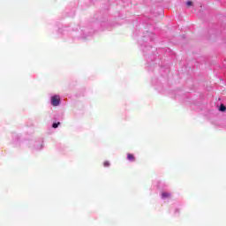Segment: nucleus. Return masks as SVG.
<instances>
[{"label":"nucleus","mask_w":226,"mask_h":226,"mask_svg":"<svg viewBox=\"0 0 226 226\" xmlns=\"http://www.w3.org/2000/svg\"><path fill=\"white\" fill-rule=\"evenodd\" d=\"M59 103H61V99L58 95H54L53 97H51V104L53 105V107H57Z\"/></svg>","instance_id":"f257e3e1"},{"label":"nucleus","mask_w":226,"mask_h":226,"mask_svg":"<svg viewBox=\"0 0 226 226\" xmlns=\"http://www.w3.org/2000/svg\"><path fill=\"white\" fill-rule=\"evenodd\" d=\"M127 160H129V162H135V155H133V154H127Z\"/></svg>","instance_id":"f03ea898"},{"label":"nucleus","mask_w":226,"mask_h":226,"mask_svg":"<svg viewBox=\"0 0 226 226\" xmlns=\"http://www.w3.org/2000/svg\"><path fill=\"white\" fill-rule=\"evenodd\" d=\"M162 199H167V198L170 197V193L162 192Z\"/></svg>","instance_id":"7ed1b4c3"},{"label":"nucleus","mask_w":226,"mask_h":226,"mask_svg":"<svg viewBox=\"0 0 226 226\" xmlns=\"http://www.w3.org/2000/svg\"><path fill=\"white\" fill-rule=\"evenodd\" d=\"M219 110H221V112H225V110H226L225 105L221 104Z\"/></svg>","instance_id":"20e7f679"},{"label":"nucleus","mask_w":226,"mask_h":226,"mask_svg":"<svg viewBox=\"0 0 226 226\" xmlns=\"http://www.w3.org/2000/svg\"><path fill=\"white\" fill-rule=\"evenodd\" d=\"M59 124H61V123H54L53 124H52V128H57V126H59Z\"/></svg>","instance_id":"39448f33"},{"label":"nucleus","mask_w":226,"mask_h":226,"mask_svg":"<svg viewBox=\"0 0 226 226\" xmlns=\"http://www.w3.org/2000/svg\"><path fill=\"white\" fill-rule=\"evenodd\" d=\"M186 4H187V7L190 8V6H192V5H193V2L188 1V2L186 3Z\"/></svg>","instance_id":"423d86ee"},{"label":"nucleus","mask_w":226,"mask_h":226,"mask_svg":"<svg viewBox=\"0 0 226 226\" xmlns=\"http://www.w3.org/2000/svg\"><path fill=\"white\" fill-rule=\"evenodd\" d=\"M110 165V162H109V161H105L104 162H103V166L104 167H109Z\"/></svg>","instance_id":"0eeeda50"}]
</instances>
